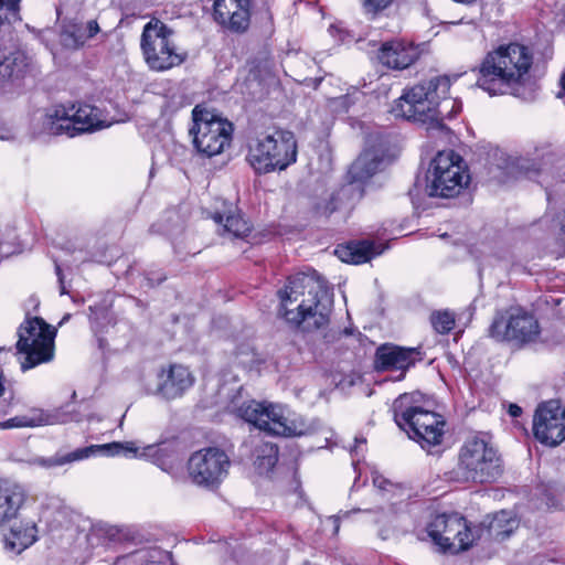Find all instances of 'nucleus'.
Wrapping results in <instances>:
<instances>
[{"mask_svg":"<svg viewBox=\"0 0 565 565\" xmlns=\"http://www.w3.org/2000/svg\"><path fill=\"white\" fill-rule=\"evenodd\" d=\"M279 313L303 331L328 326L332 309V295L327 281L317 271L289 277L285 289L278 291Z\"/></svg>","mask_w":565,"mask_h":565,"instance_id":"f257e3e1","label":"nucleus"},{"mask_svg":"<svg viewBox=\"0 0 565 565\" xmlns=\"http://www.w3.org/2000/svg\"><path fill=\"white\" fill-rule=\"evenodd\" d=\"M450 78L437 76L404 90L391 113L395 117L427 125V129L443 130L445 119L461 111V103L449 96Z\"/></svg>","mask_w":565,"mask_h":565,"instance_id":"f03ea898","label":"nucleus"},{"mask_svg":"<svg viewBox=\"0 0 565 565\" xmlns=\"http://www.w3.org/2000/svg\"><path fill=\"white\" fill-rule=\"evenodd\" d=\"M533 55L519 43L501 45L489 52L479 67L477 86L490 96L514 94L516 85L527 75Z\"/></svg>","mask_w":565,"mask_h":565,"instance_id":"7ed1b4c3","label":"nucleus"},{"mask_svg":"<svg viewBox=\"0 0 565 565\" xmlns=\"http://www.w3.org/2000/svg\"><path fill=\"white\" fill-rule=\"evenodd\" d=\"M393 412L397 426L422 448L441 443L445 420L441 415L425 408L422 393L412 392L399 395L393 403Z\"/></svg>","mask_w":565,"mask_h":565,"instance_id":"20e7f679","label":"nucleus"},{"mask_svg":"<svg viewBox=\"0 0 565 565\" xmlns=\"http://www.w3.org/2000/svg\"><path fill=\"white\" fill-rule=\"evenodd\" d=\"M238 417L259 430L273 436H305L316 431L313 424H308L301 416L290 414L280 404L248 401L236 408Z\"/></svg>","mask_w":565,"mask_h":565,"instance_id":"39448f33","label":"nucleus"},{"mask_svg":"<svg viewBox=\"0 0 565 565\" xmlns=\"http://www.w3.org/2000/svg\"><path fill=\"white\" fill-rule=\"evenodd\" d=\"M503 472L502 459L498 449L486 438H468L459 449L455 469L458 481L492 482Z\"/></svg>","mask_w":565,"mask_h":565,"instance_id":"423d86ee","label":"nucleus"},{"mask_svg":"<svg viewBox=\"0 0 565 565\" xmlns=\"http://www.w3.org/2000/svg\"><path fill=\"white\" fill-rule=\"evenodd\" d=\"M246 159L257 173L285 170L297 159L295 135L287 130L262 134L249 141Z\"/></svg>","mask_w":565,"mask_h":565,"instance_id":"0eeeda50","label":"nucleus"},{"mask_svg":"<svg viewBox=\"0 0 565 565\" xmlns=\"http://www.w3.org/2000/svg\"><path fill=\"white\" fill-rule=\"evenodd\" d=\"M97 107L78 104L66 107L54 106L41 115V134L74 137L77 134L89 132L106 127Z\"/></svg>","mask_w":565,"mask_h":565,"instance_id":"6e6552de","label":"nucleus"},{"mask_svg":"<svg viewBox=\"0 0 565 565\" xmlns=\"http://www.w3.org/2000/svg\"><path fill=\"white\" fill-rule=\"evenodd\" d=\"M426 192L433 198H454L469 183L462 158L452 150L439 151L431 160Z\"/></svg>","mask_w":565,"mask_h":565,"instance_id":"1a4fd4ad","label":"nucleus"},{"mask_svg":"<svg viewBox=\"0 0 565 565\" xmlns=\"http://www.w3.org/2000/svg\"><path fill=\"white\" fill-rule=\"evenodd\" d=\"M383 158L381 150L375 148L365 149L350 167V183L318 202L316 204L317 213L329 216L333 212L345 207V200L361 199L363 191L360 183L369 180L380 170Z\"/></svg>","mask_w":565,"mask_h":565,"instance_id":"9d476101","label":"nucleus"},{"mask_svg":"<svg viewBox=\"0 0 565 565\" xmlns=\"http://www.w3.org/2000/svg\"><path fill=\"white\" fill-rule=\"evenodd\" d=\"M55 334L56 330L42 318L26 319L20 326L17 349L25 354L24 361L21 363L23 371L53 359Z\"/></svg>","mask_w":565,"mask_h":565,"instance_id":"9b49d317","label":"nucleus"},{"mask_svg":"<svg viewBox=\"0 0 565 565\" xmlns=\"http://www.w3.org/2000/svg\"><path fill=\"white\" fill-rule=\"evenodd\" d=\"M172 35L173 31L157 19H152L143 26L140 46L151 70L166 71L183 62L182 55L172 43Z\"/></svg>","mask_w":565,"mask_h":565,"instance_id":"f8f14e48","label":"nucleus"},{"mask_svg":"<svg viewBox=\"0 0 565 565\" xmlns=\"http://www.w3.org/2000/svg\"><path fill=\"white\" fill-rule=\"evenodd\" d=\"M193 143L196 150L211 158L220 154L232 140L233 126L226 119L195 106L193 111Z\"/></svg>","mask_w":565,"mask_h":565,"instance_id":"ddd939ff","label":"nucleus"},{"mask_svg":"<svg viewBox=\"0 0 565 565\" xmlns=\"http://www.w3.org/2000/svg\"><path fill=\"white\" fill-rule=\"evenodd\" d=\"M427 535L443 552L458 553L473 542L466 520L458 513L435 515L427 525Z\"/></svg>","mask_w":565,"mask_h":565,"instance_id":"4468645a","label":"nucleus"},{"mask_svg":"<svg viewBox=\"0 0 565 565\" xmlns=\"http://www.w3.org/2000/svg\"><path fill=\"white\" fill-rule=\"evenodd\" d=\"M230 467L228 456L216 447L198 450L188 461L189 477L192 482L209 489L218 487L223 482Z\"/></svg>","mask_w":565,"mask_h":565,"instance_id":"2eb2a0df","label":"nucleus"},{"mask_svg":"<svg viewBox=\"0 0 565 565\" xmlns=\"http://www.w3.org/2000/svg\"><path fill=\"white\" fill-rule=\"evenodd\" d=\"M541 328L536 318L523 310L511 312L508 317L500 315L493 319L489 335L497 341L526 344L537 340Z\"/></svg>","mask_w":565,"mask_h":565,"instance_id":"dca6fc26","label":"nucleus"},{"mask_svg":"<svg viewBox=\"0 0 565 565\" xmlns=\"http://www.w3.org/2000/svg\"><path fill=\"white\" fill-rule=\"evenodd\" d=\"M105 447L106 457L124 456L150 460L167 472L179 461L175 445L168 441L147 446H139L136 441H114L105 444Z\"/></svg>","mask_w":565,"mask_h":565,"instance_id":"f3484780","label":"nucleus"},{"mask_svg":"<svg viewBox=\"0 0 565 565\" xmlns=\"http://www.w3.org/2000/svg\"><path fill=\"white\" fill-rule=\"evenodd\" d=\"M535 438L547 446H557L565 440V408L557 401L540 405L533 419Z\"/></svg>","mask_w":565,"mask_h":565,"instance_id":"a211bd4d","label":"nucleus"},{"mask_svg":"<svg viewBox=\"0 0 565 565\" xmlns=\"http://www.w3.org/2000/svg\"><path fill=\"white\" fill-rule=\"evenodd\" d=\"M193 384L194 376L189 367L169 364L157 372L154 384L147 390L149 394L170 401L181 397Z\"/></svg>","mask_w":565,"mask_h":565,"instance_id":"6ab92c4d","label":"nucleus"},{"mask_svg":"<svg viewBox=\"0 0 565 565\" xmlns=\"http://www.w3.org/2000/svg\"><path fill=\"white\" fill-rule=\"evenodd\" d=\"M99 31L96 20L84 21L79 17H65L60 22L58 39L63 47L77 50Z\"/></svg>","mask_w":565,"mask_h":565,"instance_id":"aec40b11","label":"nucleus"},{"mask_svg":"<svg viewBox=\"0 0 565 565\" xmlns=\"http://www.w3.org/2000/svg\"><path fill=\"white\" fill-rule=\"evenodd\" d=\"M4 34H0V83L22 78L30 68V60L24 52L7 45Z\"/></svg>","mask_w":565,"mask_h":565,"instance_id":"412c9836","label":"nucleus"},{"mask_svg":"<svg viewBox=\"0 0 565 565\" xmlns=\"http://www.w3.org/2000/svg\"><path fill=\"white\" fill-rule=\"evenodd\" d=\"M375 363L379 370L406 371L422 360L420 352L415 348H403L394 344H383L377 348Z\"/></svg>","mask_w":565,"mask_h":565,"instance_id":"4be33fe9","label":"nucleus"},{"mask_svg":"<svg viewBox=\"0 0 565 565\" xmlns=\"http://www.w3.org/2000/svg\"><path fill=\"white\" fill-rule=\"evenodd\" d=\"M419 56V50L412 43L401 40L384 42L379 50L381 64L393 70L409 67Z\"/></svg>","mask_w":565,"mask_h":565,"instance_id":"5701e85b","label":"nucleus"},{"mask_svg":"<svg viewBox=\"0 0 565 565\" xmlns=\"http://www.w3.org/2000/svg\"><path fill=\"white\" fill-rule=\"evenodd\" d=\"M215 19L234 31H244L249 23V0H215Z\"/></svg>","mask_w":565,"mask_h":565,"instance_id":"b1692460","label":"nucleus"},{"mask_svg":"<svg viewBox=\"0 0 565 565\" xmlns=\"http://www.w3.org/2000/svg\"><path fill=\"white\" fill-rule=\"evenodd\" d=\"M38 529L32 520L14 522L8 531L3 532L4 550L12 554H20L35 543Z\"/></svg>","mask_w":565,"mask_h":565,"instance_id":"393cba45","label":"nucleus"},{"mask_svg":"<svg viewBox=\"0 0 565 565\" xmlns=\"http://www.w3.org/2000/svg\"><path fill=\"white\" fill-rule=\"evenodd\" d=\"M26 495L18 483L0 480V525L11 522L19 516Z\"/></svg>","mask_w":565,"mask_h":565,"instance_id":"a878e982","label":"nucleus"},{"mask_svg":"<svg viewBox=\"0 0 565 565\" xmlns=\"http://www.w3.org/2000/svg\"><path fill=\"white\" fill-rule=\"evenodd\" d=\"M93 456H105L106 457V447L104 445H90L84 448H78L74 451L67 454H55L51 457L39 456L32 459L31 463L33 466L43 468V469H54L67 463H72L75 461H81L87 459Z\"/></svg>","mask_w":565,"mask_h":565,"instance_id":"bb28decb","label":"nucleus"},{"mask_svg":"<svg viewBox=\"0 0 565 565\" xmlns=\"http://www.w3.org/2000/svg\"><path fill=\"white\" fill-rule=\"evenodd\" d=\"M56 423L54 415L41 409L31 408L28 413L17 415L4 422L0 423L1 429L12 428H35L46 425H53Z\"/></svg>","mask_w":565,"mask_h":565,"instance_id":"cd10ccee","label":"nucleus"},{"mask_svg":"<svg viewBox=\"0 0 565 565\" xmlns=\"http://www.w3.org/2000/svg\"><path fill=\"white\" fill-rule=\"evenodd\" d=\"M337 253H339V257L342 262L363 264L369 262L372 257L380 255L382 250H379L374 243L362 241L350 243L347 247L338 249Z\"/></svg>","mask_w":565,"mask_h":565,"instance_id":"c85d7f7f","label":"nucleus"},{"mask_svg":"<svg viewBox=\"0 0 565 565\" xmlns=\"http://www.w3.org/2000/svg\"><path fill=\"white\" fill-rule=\"evenodd\" d=\"M254 457V466L257 471L260 475L268 473L277 463L278 448L273 443L262 441L255 447Z\"/></svg>","mask_w":565,"mask_h":565,"instance_id":"c756f323","label":"nucleus"},{"mask_svg":"<svg viewBox=\"0 0 565 565\" xmlns=\"http://www.w3.org/2000/svg\"><path fill=\"white\" fill-rule=\"evenodd\" d=\"M518 524L512 513L503 510L493 516L489 524V533L494 540L503 541L513 533Z\"/></svg>","mask_w":565,"mask_h":565,"instance_id":"7c9ffc66","label":"nucleus"},{"mask_svg":"<svg viewBox=\"0 0 565 565\" xmlns=\"http://www.w3.org/2000/svg\"><path fill=\"white\" fill-rule=\"evenodd\" d=\"M214 221L222 225V234H228L233 237H244L250 231V226L239 214H215Z\"/></svg>","mask_w":565,"mask_h":565,"instance_id":"2f4dec72","label":"nucleus"},{"mask_svg":"<svg viewBox=\"0 0 565 565\" xmlns=\"http://www.w3.org/2000/svg\"><path fill=\"white\" fill-rule=\"evenodd\" d=\"M20 0H0V34L10 31V20L15 19Z\"/></svg>","mask_w":565,"mask_h":565,"instance_id":"473e14b6","label":"nucleus"},{"mask_svg":"<svg viewBox=\"0 0 565 565\" xmlns=\"http://www.w3.org/2000/svg\"><path fill=\"white\" fill-rule=\"evenodd\" d=\"M360 93L354 90L352 94H345L328 100V108L335 114H344L359 99Z\"/></svg>","mask_w":565,"mask_h":565,"instance_id":"72a5a7b5","label":"nucleus"},{"mask_svg":"<svg viewBox=\"0 0 565 565\" xmlns=\"http://www.w3.org/2000/svg\"><path fill=\"white\" fill-rule=\"evenodd\" d=\"M431 324L439 333H448L455 326L454 315L449 311H438L431 315Z\"/></svg>","mask_w":565,"mask_h":565,"instance_id":"f704fd0d","label":"nucleus"},{"mask_svg":"<svg viewBox=\"0 0 565 565\" xmlns=\"http://www.w3.org/2000/svg\"><path fill=\"white\" fill-rule=\"evenodd\" d=\"M393 0H361V4L366 13H377L386 9Z\"/></svg>","mask_w":565,"mask_h":565,"instance_id":"c9c22d12","label":"nucleus"},{"mask_svg":"<svg viewBox=\"0 0 565 565\" xmlns=\"http://www.w3.org/2000/svg\"><path fill=\"white\" fill-rule=\"evenodd\" d=\"M97 534L109 542H117L121 539V532L113 525H105L97 529Z\"/></svg>","mask_w":565,"mask_h":565,"instance_id":"e433bc0d","label":"nucleus"},{"mask_svg":"<svg viewBox=\"0 0 565 565\" xmlns=\"http://www.w3.org/2000/svg\"><path fill=\"white\" fill-rule=\"evenodd\" d=\"M15 138V130L12 126L0 121V140L10 141Z\"/></svg>","mask_w":565,"mask_h":565,"instance_id":"4c0bfd02","label":"nucleus"},{"mask_svg":"<svg viewBox=\"0 0 565 565\" xmlns=\"http://www.w3.org/2000/svg\"><path fill=\"white\" fill-rule=\"evenodd\" d=\"M373 483L380 490H387V487L392 486V483L386 478L380 475H375L373 477Z\"/></svg>","mask_w":565,"mask_h":565,"instance_id":"58836bf2","label":"nucleus"},{"mask_svg":"<svg viewBox=\"0 0 565 565\" xmlns=\"http://www.w3.org/2000/svg\"><path fill=\"white\" fill-rule=\"evenodd\" d=\"M55 271H56V275L58 277V281H60V285H61V289H60V292L61 295H64L67 292L65 286H64V282H63V274H62V269L58 265L55 266Z\"/></svg>","mask_w":565,"mask_h":565,"instance_id":"ea45409f","label":"nucleus"},{"mask_svg":"<svg viewBox=\"0 0 565 565\" xmlns=\"http://www.w3.org/2000/svg\"><path fill=\"white\" fill-rule=\"evenodd\" d=\"M508 412L512 417H519L522 413V408L516 404H510Z\"/></svg>","mask_w":565,"mask_h":565,"instance_id":"a19ab883","label":"nucleus"},{"mask_svg":"<svg viewBox=\"0 0 565 565\" xmlns=\"http://www.w3.org/2000/svg\"><path fill=\"white\" fill-rule=\"evenodd\" d=\"M70 318H71V315H70V313H66V315L62 318V320H61L60 324L65 323L66 321H68V320H70Z\"/></svg>","mask_w":565,"mask_h":565,"instance_id":"79ce46f5","label":"nucleus"},{"mask_svg":"<svg viewBox=\"0 0 565 565\" xmlns=\"http://www.w3.org/2000/svg\"><path fill=\"white\" fill-rule=\"evenodd\" d=\"M3 391H4V386H3L2 375L0 374V396L2 395Z\"/></svg>","mask_w":565,"mask_h":565,"instance_id":"37998d69","label":"nucleus"},{"mask_svg":"<svg viewBox=\"0 0 565 565\" xmlns=\"http://www.w3.org/2000/svg\"><path fill=\"white\" fill-rule=\"evenodd\" d=\"M355 443H356V444H358V443H365V440H364V439L359 440V439L356 438V439H355Z\"/></svg>","mask_w":565,"mask_h":565,"instance_id":"c03bdc74","label":"nucleus"},{"mask_svg":"<svg viewBox=\"0 0 565 565\" xmlns=\"http://www.w3.org/2000/svg\"><path fill=\"white\" fill-rule=\"evenodd\" d=\"M563 234H565V224L562 225Z\"/></svg>","mask_w":565,"mask_h":565,"instance_id":"a18cd8bd","label":"nucleus"}]
</instances>
